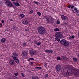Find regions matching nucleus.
I'll return each instance as SVG.
<instances>
[{"label":"nucleus","instance_id":"1","mask_svg":"<svg viewBox=\"0 0 79 79\" xmlns=\"http://www.w3.org/2000/svg\"><path fill=\"white\" fill-rule=\"evenodd\" d=\"M39 34H44L46 33V29L44 27L40 26L37 28Z\"/></svg>","mask_w":79,"mask_h":79},{"label":"nucleus","instance_id":"2","mask_svg":"<svg viewBox=\"0 0 79 79\" xmlns=\"http://www.w3.org/2000/svg\"><path fill=\"white\" fill-rule=\"evenodd\" d=\"M63 70L64 71H66L65 75L67 76H69L72 74L71 70L69 69L68 67H64Z\"/></svg>","mask_w":79,"mask_h":79},{"label":"nucleus","instance_id":"3","mask_svg":"<svg viewBox=\"0 0 79 79\" xmlns=\"http://www.w3.org/2000/svg\"><path fill=\"white\" fill-rule=\"evenodd\" d=\"M60 44L65 47H68L69 46V43L65 40H60Z\"/></svg>","mask_w":79,"mask_h":79},{"label":"nucleus","instance_id":"4","mask_svg":"<svg viewBox=\"0 0 79 79\" xmlns=\"http://www.w3.org/2000/svg\"><path fill=\"white\" fill-rule=\"evenodd\" d=\"M55 69L58 72H60L61 70L62 69V67L61 65H56L55 66Z\"/></svg>","mask_w":79,"mask_h":79},{"label":"nucleus","instance_id":"5","mask_svg":"<svg viewBox=\"0 0 79 79\" xmlns=\"http://www.w3.org/2000/svg\"><path fill=\"white\" fill-rule=\"evenodd\" d=\"M55 37H56L57 38H61L63 37V34H61V33L59 32H57L55 33Z\"/></svg>","mask_w":79,"mask_h":79},{"label":"nucleus","instance_id":"6","mask_svg":"<svg viewBox=\"0 0 79 79\" xmlns=\"http://www.w3.org/2000/svg\"><path fill=\"white\" fill-rule=\"evenodd\" d=\"M6 5L8 6H10V7H11L13 6V4L11 3V2L10 1L7 0L6 2Z\"/></svg>","mask_w":79,"mask_h":79},{"label":"nucleus","instance_id":"7","mask_svg":"<svg viewBox=\"0 0 79 79\" xmlns=\"http://www.w3.org/2000/svg\"><path fill=\"white\" fill-rule=\"evenodd\" d=\"M29 52L30 55H36V54L37 53V52L32 50L30 51Z\"/></svg>","mask_w":79,"mask_h":79},{"label":"nucleus","instance_id":"8","mask_svg":"<svg viewBox=\"0 0 79 79\" xmlns=\"http://www.w3.org/2000/svg\"><path fill=\"white\" fill-rule=\"evenodd\" d=\"M9 64H10V65H11L12 66H13V65H14L15 64V61L13 60L10 59L9 60Z\"/></svg>","mask_w":79,"mask_h":79},{"label":"nucleus","instance_id":"9","mask_svg":"<svg viewBox=\"0 0 79 79\" xmlns=\"http://www.w3.org/2000/svg\"><path fill=\"white\" fill-rule=\"evenodd\" d=\"M12 58L16 63H19V60L16 57H15V56H12Z\"/></svg>","mask_w":79,"mask_h":79},{"label":"nucleus","instance_id":"10","mask_svg":"<svg viewBox=\"0 0 79 79\" xmlns=\"http://www.w3.org/2000/svg\"><path fill=\"white\" fill-rule=\"evenodd\" d=\"M61 18H62V20H66L68 19V17L66 16H64V15H61Z\"/></svg>","mask_w":79,"mask_h":79},{"label":"nucleus","instance_id":"11","mask_svg":"<svg viewBox=\"0 0 79 79\" xmlns=\"http://www.w3.org/2000/svg\"><path fill=\"white\" fill-rule=\"evenodd\" d=\"M22 23L23 24L25 25H27L28 24V22L26 20H22Z\"/></svg>","mask_w":79,"mask_h":79},{"label":"nucleus","instance_id":"12","mask_svg":"<svg viewBox=\"0 0 79 79\" xmlns=\"http://www.w3.org/2000/svg\"><path fill=\"white\" fill-rule=\"evenodd\" d=\"M75 71H76V73H75V75L76 76H79V70L78 69H76Z\"/></svg>","mask_w":79,"mask_h":79},{"label":"nucleus","instance_id":"13","mask_svg":"<svg viewBox=\"0 0 79 79\" xmlns=\"http://www.w3.org/2000/svg\"><path fill=\"white\" fill-rule=\"evenodd\" d=\"M25 16V15L24 14H20L19 16V18L22 19Z\"/></svg>","mask_w":79,"mask_h":79},{"label":"nucleus","instance_id":"14","mask_svg":"<svg viewBox=\"0 0 79 79\" xmlns=\"http://www.w3.org/2000/svg\"><path fill=\"white\" fill-rule=\"evenodd\" d=\"M13 3L15 5V6H20V5L19 3L18 2H13Z\"/></svg>","mask_w":79,"mask_h":79},{"label":"nucleus","instance_id":"15","mask_svg":"<svg viewBox=\"0 0 79 79\" xmlns=\"http://www.w3.org/2000/svg\"><path fill=\"white\" fill-rule=\"evenodd\" d=\"M6 40L5 38H3L1 39V42H2V43H4V42H5V41H6Z\"/></svg>","mask_w":79,"mask_h":79},{"label":"nucleus","instance_id":"16","mask_svg":"<svg viewBox=\"0 0 79 79\" xmlns=\"http://www.w3.org/2000/svg\"><path fill=\"white\" fill-rule=\"evenodd\" d=\"M22 53V55H23V56H26V55H27V52H26L25 51L23 52Z\"/></svg>","mask_w":79,"mask_h":79},{"label":"nucleus","instance_id":"17","mask_svg":"<svg viewBox=\"0 0 79 79\" xmlns=\"http://www.w3.org/2000/svg\"><path fill=\"white\" fill-rule=\"evenodd\" d=\"M35 44H36L38 46H39V45L41 44V42H37V41H35Z\"/></svg>","mask_w":79,"mask_h":79},{"label":"nucleus","instance_id":"18","mask_svg":"<svg viewBox=\"0 0 79 79\" xmlns=\"http://www.w3.org/2000/svg\"><path fill=\"white\" fill-rule=\"evenodd\" d=\"M69 40H72L73 39H74V36L73 35L72 36H71L69 37Z\"/></svg>","mask_w":79,"mask_h":79},{"label":"nucleus","instance_id":"19","mask_svg":"<svg viewBox=\"0 0 79 79\" xmlns=\"http://www.w3.org/2000/svg\"><path fill=\"white\" fill-rule=\"evenodd\" d=\"M12 55H13V56H14L15 57H17L18 56V54L15 53H12Z\"/></svg>","mask_w":79,"mask_h":79},{"label":"nucleus","instance_id":"20","mask_svg":"<svg viewBox=\"0 0 79 79\" xmlns=\"http://www.w3.org/2000/svg\"><path fill=\"white\" fill-rule=\"evenodd\" d=\"M63 59L64 60H67V57L66 56H63Z\"/></svg>","mask_w":79,"mask_h":79},{"label":"nucleus","instance_id":"21","mask_svg":"<svg viewBox=\"0 0 79 79\" xmlns=\"http://www.w3.org/2000/svg\"><path fill=\"white\" fill-rule=\"evenodd\" d=\"M37 13L39 16H41V13L40 12H37Z\"/></svg>","mask_w":79,"mask_h":79},{"label":"nucleus","instance_id":"22","mask_svg":"<svg viewBox=\"0 0 79 79\" xmlns=\"http://www.w3.org/2000/svg\"><path fill=\"white\" fill-rule=\"evenodd\" d=\"M35 68L36 69L39 70V69H42V67H36Z\"/></svg>","mask_w":79,"mask_h":79},{"label":"nucleus","instance_id":"23","mask_svg":"<svg viewBox=\"0 0 79 79\" xmlns=\"http://www.w3.org/2000/svg\"><path fill=\"white\" fill-rule=\"evenodd\" d=\"M55 39L56 40H57V41H58V42H60V39L55 38Z\"/></svg>","mask_w":79,"mask_h":79},{"label":"nucleus","instance_id":"24","mask_svg":"<svg viewBox=\"0 0 79 79\" xmlns=\"http://www.w3.org/2000/svg\"><path fill=\"white\" fill-rule=\"evenodd\" d=\"M54 30L55 31H60V29H59V28H56L54 29Z\"/></svg>","mask_w":79,"mask_h":79},{"label":"nucleus","instance_id":"25","mask_svg":"<svg viewBox=\"0 0 79 79\" xmlns=\"http://www.w3.org/2000/svg\"><path fill=\"white\" fill-rule=\"evenodd\" d=\"M73 60L75 61H77V58H73Z\"/></svg>","mask_w":79,"mask_h":79},{"label":"nucleus","instance_id":"26","mask_svg":"<svg viewBox=\"0 0 79 79\" xmlns=\"http://www.w3.org/2000/svg\"><path fill=\"white\" fill-rule=\"evenodd\" d=\"M23 47H26V43H23Z\"/></svg>","mask_w":79,"mask_h":79},{"label":"nucleus","instance_id":"27","mask_svg":"<svg viewBox=\"0 0 79 79\" xmlns=\"http://www.w3.org/2000/svg\"><path fill=\"white\" fill-rule=\"evenodd\" d=\"M13 29L15 31V30H16V29H17V27H14Z\"/></svg>","mask_w":79,"mask_h":79},{"label":"nucleus","instance_id":"28","mask_svg":"<svg viewBox=\"0 0 79 79\" xmlns=\"http://www.w3.org/2000/svg\"><path fill=\"white\" fill-rule=\"evenodd\" d=\"M14 74L15 76H18V73H14Z\"/></svg>","mask_w":79,"mask_h":79},{"label":"nucleus","instance_id":"29","mask_svg":"<svg viewBox=\"0 0 79 79\" xmlns=\"http://www.w3.org/2000/svg\"><path fill=\"white\" fill-rule=\"evenodd\" d=\"M46 21L48 22V23H50V19H49V18L47 19Z\"/></svg>","mask_w":79,"mask_h":79},{"label":"nucleus","instance_id":"30","mask_svg":"<svg viewBox=\"0 0 79 79\" xmlns=\"http://www.w3.org/2000/svg\"><path fill=\"white\" fill-rule=\"evenodd\" d=\"M53 50H49V53H53Z\"/></svg>","mask_w":79,"mask_h":79},{"label":"nucleus","instance_id":"31","mask_svg":"<svg viewBox=\"0 0 79 79\" xmlns=\"http://www.w3.org/2000/svg\"><path fill=\"white\" fill-rule=\"evenodd\" d=\"M57 60L59 61L61 60V58H60V57H57Z\"/></svg>","mask_w":79,"mask_h":79},{"label":"nucleus","instance_id":"32","mask_svg":"<svg viewBox=\"0 0 79 79\" xmlns=\"http://www.w3.org/2000/svg\"><path fill=\"white\" fill-rule=\"evenodd\" d=\"M34 60V59L33 58H30L28 59V61H30L31 60Z\"/></svg>","mask_w":79,"mask_h":79},{"label":"nucleus","instance_id":"33","mask_svg":"<svg viewBox=\"0 0 79 79\" xmlns=\"http://www.w3.org/2000/svg\"><path fill=\"white\" fill-rule=\"evenodd\" d=\"M22 76L23 77H25V75L24 73H22Z\"/></svg>","mask_w":79,"mask_h":79},{"label":"nucleus","instance_id":"34","mask_svg":"<svg viewBox=\"0 0 79 79\" xmlns=\"http://www.w3.org/2000/svg\"><path fill=\"white\" fill-rule=\"evenodd\" d=\"M56 23L57 24H60V21L58 20H57Z\"/></svg>","mask_w":79,"mask_h":79},{"label":"nucleus","instance_id":"35","mask_svg":"<svg viewBox=\"0 0 79 79\" xmlns=\"http://www.w3.org/2000/svg\"><path fill=\"white\" fill-rule=\"evenodd\" d=\"M49 50H46L45 51L46 53H49Z\"/></svg>","mask_w":79,"mask_h":79},{"label":"nucleus","instance_id":"36","mask_svg":"<svg viewBox=\"0 0 79 79\" xmlns=\"http://www.w3.org/2000/svg\"><path fill=\"white\" fill-rule=\"evenodd\" d=\"M48 74H46L45 75L44 77H48Z\"/></svg>","mask_w":79,"mask_h":79},{"label":"nucleus","instance_id":"37","mask_svg":"<svg viewBox=\"0 0 79 79\" xmlns=\"http://www.w3.org/2000/svg\"><path fill=\"white\" fill-rule=\"evenodd\" d=\"M44 18H45L46 19H48V17L47 16H45L44 17Z\"/></svg>","mask_w":79,"mask_h":79},{"label":"nucleus","instance_id":"38","mask_svg":"<svg viewBox=\"0 0 79 79\" xmlns=\"http://www.w3.org/2000/svg\"><path fill=\"white\" fill-rule=\"evenodd\" d=\"M33 3H35V4H38V2L35 1H34Z\"/></svg>","mask_w":79,"mask_h":79},{"label":"nucleus","instance_id":"39","mask_svg":"<svg viewBox=\"0 0 79 79\" xmlns=\"http://www.w3.org/2000/svg\"><path fill=\"white\" fill-rule=\"evenodd\" d=\"M71 5H69L67 7L68 8H71Z\"/></svg>","mask_w":79,"mask_h":79},{"label":"nucleus","instance_id":"40","mask_svg":"<svg viewBox=\"0 0 79 79\" xmlns=\"http://www.w3.org/2000/svg\"><path fill=\"white\" fill-rule=\"evenodd\" d=\"M30 64H31V65H33V62H31L30 63Z\"/></svg>","mask_w":79,"mask_h":79},{"label":"nucleus","instance_id":"41","mask_svg":"<svg viewBox=\"0 0 79 79\" xmlns=\"http://www.w3.org/2000/svg\"><path fill=\"white\" fill-rule=\"evenodd\" d=\"M74 6L71 5V9H73V8H74Z\"/></svg>","mask_w":79,"mask_h":79},{"label":"nucleus","instance_id":"42","mask_svg":"<svg viewBox=\"0 0 79 79\" xmlns=\"http://www.w3.org/2000/svg\"><path fill=\"white\" fill-rule=\"evenodd\" d=\"M51 23L53 24V19H51Z\"/></svg>","mask_w":79,"mask_h":79},{"label":"nucleus","instance_id":"43","mask_svg":"<svg viewBox=\"0 0 79 79\" xmlns=\"http://www.w3.org/2000/svg\"><path fill=\"white\" fill-rule=\"evenodd\" d=\"M29 12H30V13H34V11H33V10H30V11Z\"/></svg>","mask_w":79,"mask_h":79},{"label":"nucleus","instance_id":"44","mask_svg":"<svg viewBox=\"0 0 79 79\" xmlns=\"http://www.w3.org/2000/svg\"><path fill=\"white\" fill-rule=\"evenodd\" d=\"M44 64H45V67L47 66V64L46 63H44Z\"/></svg>","mask_w":79,"mask_h":79},{"label":"nucleus","instance_id":"45","mask_svg":"<svg viewBox=\"0 0 79 79\" xmlns=\"http://www.w3.org/2000/svg\"><path fill=\"white\" fill-rule=\"evenodd\" d=\"M76 12L77 13H79V11L77 10H76Z\"/></svg>","mask_w":79,"mask_h":79},{"label":"nucleus","instance_id":"46","mask_svg":"<svg viewBox=\"0 0 79 79\" xmlns=\"http://www.w3.org/2000/svg\"><path fill=\"white\" fill-rule=\"evenodd\" d=\"M74 10L75 11H77V8H76V7H75L74 8Z\"/></svg>","mask_w":79,"mask_h":79},{"label":"nucleus","instance_id":"47","mask_svg":"<svg viewBox=\"0 0 79 79\" xmlns=\"http://www.w3.org/2000/svg\"><path fill=\"white\" fill-rule=\"evenodd\" d=\"M1 22L2 23H4V20H2Z\"/></svg>","mask_w":79,"mask_h":79},{"label":"nucleus","instance_id":"48","mask_svg":"<svg viewBox=\"0 0 79 79\" xmlns=\"http://www.w3.org/2000/svg\"><path fill=\"white\" fill-rule=\"evenodd\" d=\"M77 56H78V58H79V53H78L77 54Z\"/></svg>","mask_w":79,"mask_h":79},{"label":"nucleus","instance_id":"49","mask_svg":"<svg viewBox=\"0 0 79 79\" xmlns=\"http://www.w3.org/2000/svg\"><path fill=\"white\" fill-rule=\"evenodd\" d=\"M10 21H13V20L12 19H10Z\"/></svg>","mask_w":79,"mask_h":79},{"label":"nucleus","instance_id":"50","mask_svg":"<svg viewBox=\"0 0 79 79\" xmlns=\"http://www.w3.org/2000/svg\"><path fill=\"white\" fill-rule=\"evenodd\" d=\"M25 31H27V29H25Z\"/></svg>","mask_w":79,"mask_h":79},{"label":"nucleus","instance_id":"51","mask_svg":"<svg viewBox=\"0 0 79 79\" xmlns=\"http://www.w3.org/2000/svg\"><path fill=\"white\" fill-rule=\"evenodd\" d=\"M11 1H15V0H11Z\"/></svg>","mask_w":79,"mask_h":79},{"label":"nucleus","instance_id":"52","mask_svg":"<svg viewBox=\"0 0 79 79\" xmlns=\"http://www.w3.org/2000/svg\"><path fill=\"white\" fill-rule=\"evenodd\" d=\"M0 25H2V23H0Z\"/></svg>","mask_w":79,"mask_h":79},{"label":"nucleus","instance_id":"53","mask_svg":"<svg viewBox=\"0 0 79 79\" xmlns=\"http://www.w3.org/2000/svg\"><path fill=\"white\" fill-rule=\"evenodd\" d=\"M77 15H78V16H79V14H78Z\"/></svg>","mask_w":79,"mask_h":79},{"label":"nucleus","instance_id":"54","mask_svg":"<svg viewBox=\"0 0 79 79\" xmlns=\"http://www.w3.org/2000/svg\"><path fill=\"white\" fill-rule=\"evenodd\" d=\"M0 26H1L0 25Z\"/></svg>","mask_w":79,"mask_h":79}]
</instances>
